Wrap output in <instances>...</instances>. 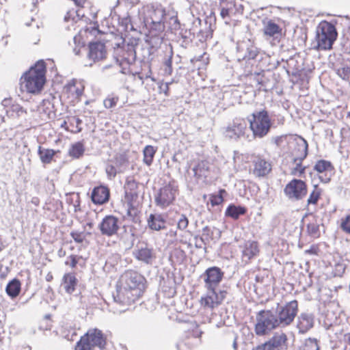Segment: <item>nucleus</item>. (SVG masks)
I'll use <instances>...</instances> for the list:
<instances>
[{"label":"nucleus","mask_w":350,"mask_h":350,"mask_svg":"<svg viewBox=\"0 0 350 350\" xmlns=\"http://www.w3.org/2000/svg\"><path fill=\"white\" fill-rule=\"evenodd\" d=\"M146 279L139 273L130 270L124 272L116 286L113 295V304L120 305L114 312L121 313L128 310L127 306L137 300L145 289Z\"/></svg>","instance_id":"1"},{"label":"nucleus","mask_w":350,"mask_h":350,"mask_svg":"<svg viewBox=\"0 0 350 350\" xmlns=\"http://www.w3.org/2000/svg\"><path fill=\"white\" fill-rule=\"evenodd\" d=\"M45 64L39 61L21 77L20 89L21 92L31 94L40 92L45 83Z\"/></svg>","instance_id":"2"},{"label":"nucleus","mask_w":350,"mask_h":350,"mask_svg":"<svg viewBox=\"0 0 350 350\" xmlns=\"http://www.w3.org/2000/svg\"><path fill=\"white\" fill-rule=\"evenodd\" d=\"M247 120L254 138L262 139L269 133L272 123L267 110L255 111L247 118Z\"/></svg>","instance_id":"3"},{"label":"nucleus","mask_w":350,"mask_h":350,"mask_svg":"<svg viewBox=\"0 0 350 350\" xmlns=\"http://www.w3.org/2000/svg\"><path fill=\"white\" fill-rule=\"evenodd\" d=\"M337 36L336 27L333 24L325 21L321 22L317 28L315 39L317 44L314 49L317 50L331 49Z\"/></svg>","instance_id":"4"},{"label":"nucleus","mask_w":350,"mask_h":350,"mask_svg":"<svg viewBox=\"0 0 350 350\" xmlns=\"http://www.w3.org/2000/svg\"><path fill=\"white\" fill-rule=\"evenodd\" d=\"M256 323L254 331L258 336H265L269 334L273 329L280 327L276 314L274 311L262 310L259 311L256 316Z\"/></svg>","instance_id":"5"},{"label":"nucleus","mask_w":350,"mask_h":350,"mask_svg":"<svg viewBox=\"0 0 350 350\" xmlns=\"http://www.w3.org/2000/svg\"><path fill=\"white\" fill-rule=\"evenodd\" d=\"M105 339L102 332L97 329H90L77 343L75 350H103Z\"/></svg>","instance_id":"6"},{"label":"nucleus","mask_w":350,"mask_h":350,"mask_svg":"<svg viewBox=\"0 0 350 350\" xmlns=\"http://www.w3.org/2000/svg\"><path fill=\"white\" fill-rule=\"evenodd\" d=\"M298 312V303L293 300L286 303L284 306L277 307L274 314L280 327H284L291 324Z\"/></svg>","instance_id":"7"},{"label":"nucleus","mask_w":350,"mask_h":350,"mask_svg":"<svg viewBox=\"0 0 350 350\" xmlns=\"http://www.w3.org/2000/svg\"><path fill=\"white\" fill-rule=\"evenodd\" d=\"M247 130V122L242 118H235L224 131V135L226 137L238 140L241 137H245V132Z\"/></svg>","instance_id":"8"},{"label":"nucleus","mask_w":350,"mask_h":350,"mask_svg":"<svg viewBox=\"0 0 350 350\" xmlns=\"http://www.w3.org/2000/svg\"><path fill=\"white\" fill-rule=\"evenodd\" d=\"M224 272L217 267L208 268L201 275L206 289H216L224 277Z\"/></svg>","instance_id":"9"},{"label":"nucleus","mask_w":350,"mask_h":350,"mask_svg":"<svg viewBox=\"0 0 350 350\" xmlns=\"http://www.w3.org/2000/svg\"><path fill=\"white\" fill-rule=\"evenodd\" d=\"M286 196L292 200H301L307 193L306 183L301 180L293 179L284 188Z\"/></svg>","instance_id":"10"},{"label":"nucleus","mask_w":350,"mask_h":350,"mask_svg":"<svg viewBox=\"0 0 350 350\" xmlns=\"http://www.w3.org/2000/svg\"><path fill=\"white\" fill-rule=\"evenodd\" d=\"M176 189L169 183L161 187L155 196L156 204L161 208L169 206L175 199Z\"/></svg>","instance_id":"11"},{"label":"nucleus","mask_w":350,"mask_h":350,"mask_svg":"<svg viewBox=\"0 0 350 350\" xmlns=\"http://www.w3.org/2000/svg\"><path fill=\"white\" fill-rule=\"evenodd\" d=\"M227 295L226 291H217L216 289H207L206 296L201 298V304L204 307L213 309L219 306Z\"/></svg>","instance_id":"12"},{"label":"nucleus","mask_w":350,"mask_h":350,"mask_svg":"<svg viewBox=\"0 0 350 350\" xmlns=\"http://www.w3.org/2000/svg\"><path fill=\"white\" fill-rule=\"evenodd\" d=\"M98 228L103 235L112 237L116 234L120 229L119 219L113 215H107L99 224Z\"/></svg>","instance_id":"13"},{"label":"nucleus","mask_w":350,"mask_h":350,"mask_svg":"<svg viewBox=\"0 0 350 350\" xmlns=\"http://www.w3.org/2000/svg\"><path fill=\"white\" fill-rule=\"evenodd\" d=\"M220 16L222 18H229L237 13H242L243 6L237 4L236 0H219Z\"/></svg>","instance_id":"14"},{"label":"nucleus","mask_w":350,"mask_h":350,"mask_svg":"<svg viewBox=\"0 0 350 350\" xmlns=\"http://www.w3.org/2000/svg\"><path fill=\"white\" fill-rule=\"evenodd\" d=\"M133 255L138 260L147 265L152 264L156 257L153 249L149 247L146 244L137 245L133 251Z\"/></svg>","instance_id":"15"},{"label":"nucleus","mask_w":350,"mask_h":350,"mask_svg":"<svg viewBox=\"0 0 350 350\" xmlns=\"http://www.w3.org/2000/svg\"><path fill=\"white\" fill-rule=\"evenodd\" d=\"M148 17L153 24H161L166 18L167 14L164 8L161 4H154L148 7Z\"/></svg>","instance_id":"16"},{"label":"nucleus","mask_w":350,"mask_h":350,"mask_svg":"<svg viewBox=\"0 0 350 350\" xmlns=\"http://www.w3.org/2000/svg\"><path fill=\"white\" fill-rule=\"evenodd\" d=\"M314 314L309 312H302L297 317V327L299 333L304 334L314 326Z\"/></svg>","instance_id":"17"},{"label":"nucleus","mask_w":350,"mask_h":350,"mask_svg":"<svg viewBox=\"0 0 350 350\" xmlns=\"http://www.w3.org/2000/svg\"><path fill=\"white\" fill-rule=\"evenodd\" d=\"M308 144L307 141L302 137H299L295 143L292 152L293 161L297 162V160H304L308 155Z\"/></svg>","instance_id":"18"},{"label":"nucleus","mask_w":350,"mask_h":350,"mask_svg":"<svg viewBox=\"0 0 350 350\" xmlns=\"http://www.w3.org/2000/svg\"><path fill=\"white\" fill-rule=\"evenodd\" d=\"M105 55L106 49L103 43L96 42L90 44L88 57L90 59L95 62L104 59Z\"/></svg>","instance_id":"19"},{"label":"nucleus","mask_w":350,"mask_h":350,"mask_svg":"<svg viewBox=\"0 0 350 350\" xmlns=\"http://www.w3.org/2000/svg\"><path fill=\"white\" fill-rule=\"evenodd\" d=\"M254 168L252 173L257 177H262L268 174L271 170V164L261 158H256L253 161Z\"/></svg>","instance_id":"20"},{"label":"nucleus","mask_w":350,"mask_h":350,"mask_svg":"<svg viewBox=\"0 0 350 350\" xmlns=\"http://www.w3.org/2000/svg\"><path fill=\"white\" fill-rule=\"evenodd\" d=\"M92 200L94 204H103L109 198V190L105 186L95 187L91 195Z\"/></svg>","instance_id":"21"},{"label":"nucleus","mask_w":350,"mask_h":350,"mask_svg":"<svg viewBox=\"0 0 350 350\" xmlns=\"http://www.w3.org/2000/svg\"><path fill=\"white\" fill-rule=\"evenodd\" d=\"M286 335L284 333L275 334L265 344L270 347L271 350H283L286 348Z\"/></svg>","instance_id":"22"},{"label":"nucleus","mask_w":350,"mask_h":350,"mask_svg":"<svg viewBox=\"0 0 350 350\" xmlns=\"http://www.w3.org/2000/svg\"><path fill=\"white\" fill-rule=\"evenodd\" d=\"M122 50L124 51L122 56V59L120 62V66H122V64H131L135 61L136 53L135 45L133 44H124Z\"/></svg>","instance_id":"23"},{"label":"nucleus","mask_w":350,"mask_h":350,"mask_svg":"<svg viewBox=\"0 0 350 350\" xmlns=\"http://www.w3.org/2000/svg\"><path fill=\"white\" fill-rule=\"evenodd\" d=\"M192 170L197 179L204 180L209 174L210 164L208 161H201L193 167Z\"/></svg>","instance_id":"24"},{"label":"nucleus","mask_w":350,"mask_h":350,"mask_svg":"<svg viewBox=\"0 0 350 350\" xmlns=\"http://www.w3.org/2000/svg\"><path fill=\"white\" fill-rule=\"evenodd\" d=\"M314 170L319 173H325V177L323 176H319L322 182L327 183L329 181L330 178L327 176V174H331L333 170V167L329 161L325 160L319 161L314 165Z\"/></svg>","instance_id":"25"},{"label":"nucleus","mask_w":350,"mask_h":350,"mask_svg":"<svg viewBox=\"0 0 350 350\" xmlns=\"http://www.w3.org/2000/svg\"><path fill=\"white\" fill-rule=\"evenodd\" d=\"M258 243L254 241H247L245 243L244 248L242 251L243 258L250 260L258 253Z\"/></svg>","instance_id":"26"},{"label":"nucleus","mask_w":350,"mask_h":350,"mask_svg":"<svg viewBox=\"0 0 350 350\" xmlns=\"http://www.w3.org/2000/svg\"><path fill=\"white\" fill-rule=\"evenodd\" d=\"M165 220L161 215L150 214L148 219V225L149 228L154 230H159L165 228Z\"/></svg>","instance_id":"27"},{"label":"nucleus","mask_w":350,"mask_h":350,"mask_svg":"<svg viewBox=\"0 0 350 350\" xmlns=\"http://www.w3.org/2000/svg\"><path fill=\"white\" fill-rule=\"evenodd\" d=\"M77 280L72 273H66L63 277V285L66 292L71 294L75 290Z\"/></svg>","instance_id":"28"},{"label":"nucleus","mask_w":350,"mask_h":350,"mask_svg":"<svg viewBox=\"0 0 350 350\" xmlns=\"http://www.w3.org/2000/svg\"><path fill=\"white\" fill-rule=\"evenodd\" d=\"M337 75L343 80L350 79V61L343 60L338 67L336 68Z\"/></svg>","instance_id":"29"},{"label":"nucleus","mask_w":350,"mask_h":350,"mask_svg":"<svg viewBox=\"0 0 350 350\" xmlns=\"http://www.w3.org/2000/svg\"><path fill=\"white\" fill-rule=\"evenodd\" d=\"M38 153L43 163H50L55 154V151L52 149H46L39 146Z\"/></svg>","instance_id":"30"},{"label":"nucleus","mask_w":350,"mask_h":350,"mask_svg":"<svg viewBox=\"0 0 350 350\" xmlns=\"http://www.w3.org/2000/svg\"><path fill=\"white\" fill-rule=\"evenodd\" d=\"M246 210L244 207L237 206L234 204L228 206L226 211V215L237 219L240 215L245 214Z\"/></svg>","instance_id":"31"},{"label":"nucleus","mask_w":350,"mask_h":350,"mask_svg":"<svg viewBox=\"0 0 350 350\" xmlns=\"http://www.w3.org/2000/svg\"><path fill=\"white\" fill-rule=\"evenodd\" d=\"M6 293L12 297H16L21 291V283L18 280H13L6 286Z\"/></svg>","instance_id":"32"},{"label":"nucleus","mask_w":350,"mask_h":350,"mask_svg":"<svg viewBox=\"0 0 350 350\" xmlns=\"http://www.w3.org/2000/svg\"><path fill=\"white\" fill-rule=\"evenodd\" d=\"M84 151L83 144L81 142H77L71 146L68 150V154L73 158L79 159L83 154Z\"/></svg>","instance_id":"33"},{"label":"nucleus","mask_w":350,"mask_h":350,"mask_svg":"<svg viewBox=\"0 0 350 350\" xmlns=\"http://www.w3.org/2000/svg\"><path fill=\"white\" fill-rule=\"evenodd\" d=\"M280 31V28L279 25L273 22L271 20L267 21V22L265 23L264 27V33L265 35L269 36H273L276 33H279Z\"/></svg>","instance_id":"34"},{"label":"nucleus","mask_w":350,"mask_h":350,"mask_svg":"<svg viewBox=\"0 0 350 350\" xmlns=\"http://www.w3.org/2000/svg\"><path fill=\"white\" fill-rule=\"evenodd\" d=\"M156 152V149L152 146H146L143 151L144 162L147 165H150L152 163L153 158Z\"/></svg>","instance_id":"35"},{"label":"nucleus","mask_w":350,"mask_h":350,"mask_svg":"<svg viewBox=\"0 0 350 350\" xmlns=\"http://www.w3.org/2000/svg\"><path fill=\"white\" fill-rule=\"evenodd\" d=\"M124 217L125 219L135 224L139 221V217L138 215L137 209L131 206L128 208Z\"/></svg>","instance_id":"36"},{"label":"nucleus","mask_w":350,"mask_h":350,"mask_svg":"<svg viewBox=\"0 0 350 350\" xmlns=\"http://www.w3.org/2000/svg\"><path fill=\"white\" fill-rule=\"evenodd\" d=\"M114 162L116 166L120 170L121 172H123L127 167L128 160L126 155L123 154H117Z\"/></svg>","instance_id":"37"},{"label":"nucleus","mask_w":350,"mask_h":350,"mask_svg":"<svg viewBox=\"0 0 350 350\" xmlns=\"http://www.w3.org/2000/svg\"><path fill=\"white\" fill-rule=\"evenodd\" d=\"M137 187L138 183L136 181L134 180H128L125 187L126 195L131 196V198H133L134 196L137 197V193L135 190L137 189Z\"/></svg>","instance_id":"38"},{"label":"nucleus","mask_w":350,"mask_h":350,"mask_svg":"<svg viewBox=\"0 0 350 350\" xmlns=\"http://www.w3.org/2000/svg\"><path fill=\"white\" fill-rule=\"evenodd\" d=\"M321 190L317 186H314L313 191L310 193L308 199V204H316L321 196Z\"/></svg>","instance_id":"39"},{"label":"nucleus","mask_w":350,"mask_h":350,"mask_svg":"<svg viewBox=\"0 0 350 350\" xmlns=\"http://www.w3.org/2000/svg\"><path fill=\"white\" fill-rule=\"evenodd\" d=\"M223 193H226L224 189H220L218 194L212 195L210 201L213 206L219 205L224 201Z\"/></svg>","instance_id":"40"},{"label":"nucleus","mask_w":350,"mask_h":350,"mask_svg":"<svg viewBox=\"0 0 350 350\" xmlns=\"http://www.w3.org/2000/svg\"><path fill=\"white\" fill-rule=\"evenodd\" d=\"M80 16L79 10H69L64 16V21L66 22L72 21L74 23H77L80 19Z\"/></svg>","instance_id":"41"},{"label":"nucleus","mask_w":350,"mask_h":350,"mask_svg":"<svg viewBox=\"0 0 350 350\" xmlns=\"http://www.w3.org/2000/svg\"><path fill=\"white\" fill-rule=\"evenodd\" d=\"M340 228L343 232L350 234V214L345 215L340 219Z\"/></svg>","instance_id":"42"},{"label":"nucleus","mask_w":350,"mask_h":350,"mask_svg":"<svg viewBox=\"0 0 350 350\" xmlns=\"http://www.w3.org/2000/svg\"><path fill=\"white\" fill-rule=\"evenodd\" d=\"M319 347L317 340L314 338H308L306 340L303 350H319Z\"/></svg>","instance_id":"43"},{"label":"nucleus","mask_w":350,"mask_h":350,"mask_svg":"<svg viewBox=\"0 0 350 350\" xmlns=\"http://www.w3.org/2000/svg\"><path fill=\"white\" fill-rule=\"evenodd\" d=\"M118 100L119 98L118 96L109 95L107 98H106L104 100L103 104L105 108L110 109L114 107L116 105Z\"/></svg>","instance_id":"44"},{"label":"nucleus","mask_w":350,"mask_h":350,"mask_svg":"<svg viewBox=\"0 0 350 350\" xmlns=\"http://www.w3.org/2000/svg\"><path fill=\"white\" fill-rule=\"evenodd\" d=\"M170 53V55H169V57L165 59V60L164 62V66H165L164 74L167 75H171V74L172 72V55H173L172 51L171 50Z\"/></svg>","instance_id":"45"},{"label":"nucleus","mask_w":350,"mask_h":350,"mask_svg":"<svg viewBox=\"0 0 350 350\" xmlns=\"http://www.w3.org/2000/svg\"><path fill=\"white\" fill-rule=\"evenodd\" d=\"M106 173L109 178H114L118 173H122L116 165L108 164L105 168Z\"/></svg>","instance_id":"46"},{"label":"nucleus","mask_w":350,"mask_h":350,"mask_svg":"<svg viewBox=\"0 0 350 350\" xmlns=\"http://www.w3.org/2000/svg\"><path fill=\"white\" fill-rule=\"evenodd\" d=\"M309 234L313 237H317L319 234V226L316 223H310L307 226Z\"/></svg>","instance_id":"47"},{"label":"nucleus","mask_w":350,"mask_h":350,"mask_svg":"<svg viewBox=\"0 0 350 350\" xmlns=\"http://www.w3.org/2000/svg\"><path fill=\"white\" fill-rule=\"evenodd\" d=\"M120 23L121 25L124 27V30L126 31H132L134 29L133 25L131 23V18L129 16L121 18Z\"/></svg>","instance_id":"48"},{"label":"nucleus","mask_w":350,"mask_h":350,"mask_svg":"<svg viewBox=\"0 0 350 350\" xmlns=\"http://www.w3.org/2000/svg\"><path fill=\"white\" fill-rule=\"evenodd\" d=\"M212 232L211 229L208 226H205L202 229V233L201 237H200V241L202 243L209 242L211 239Z\"/></svg>","instance_id":"49"},{"label":"nucleus","mask_w":350,"mask_h":350,"mask_svg":"<svg viewBox=\"0 0 350 350\" xmlns=\"http://www.w3.org/2000/svg\"><path fill=\"white\" fill-rule=\"evenodd\" d=\"M303 160H297V162H294L296 165V166L293 168L292 171V174L295 176H301V175L304 173L305 167L301 166V163Z\"/></svg>","instance_id":"50"},{"label":"nucleus","mask_w":350,"mask_h":350,"mask_svg":"<svg viewBox=\"0 0 350 350\" xmlns=\"http://www.w3.org/2000/svg\"><path fill=\"white\" fill-rule=\"evenodd\" d=\"M70 235L74 241L78 243H81L85 238V235L83 232H72Z\"/></svg>","instance_id":"51"},{"label":"nucleus","mask_w":350,"mask_h":350,"mask_svg":"<svg viewBox=\"0 0 350 350\" xmlns=\"http://www.w3.org/2000/svg\"><path fill=\"white\" fill-rule=\"evenodd\" d=\"M188 224L189 221L186 216L184 215H181L178 221V228L183 230L187 228V227L188 226Z\"/></svg>","instance_id":"52"},{"label":"nucleus","mask_w":350,"mask_h":350,"mask_svg":"<svg viewBox=\"0 0 350 350\" xmlns=\"http://www.w3.org/2000/svg\"><path fill=\"white\" fill-rule=\"evenodd\" d=\"M77 256H75V255H70V256L68 257L66 261L65 262V264L66 265H69L72 268H74L76 267L77 262H78V259H77Z\"/></svg>","instance_id":"53"},{"label":"nucleus","mask_w":350,"mask_h":350,"mask_svg":"<svg viewBox=\"0 0 350 350\" xmlns=\"http://www.w3.org/2000/svg\"><path fill=\"white\" fill-rule=\"evenodd\" d=\"M82 123V120L77 117H72L70 120V124L72 125H75L77 128V132H81L82 129L80 127V125Z\"/></svg>","instance_id":"54"},{"label":"nucleus","mask_w":350,"mask_h":350,"mask_svg":"<svg viewBox=\"0 0 350 350\" xmlns=\"http://www.w3.org/2000/svg\"><path fill=\"white\" fill-rule=\"evenodd\" d=\"M68 89L70 92H75L77 97L80 96L83 93V90L81 89L76 88L75 84H70L68 86Z\"/></svg>","instance_id":"55"},{"label":"nucleus","mask_w":350,"mask_h":350,"mask_svg":"<svg viewBox=\"0 0 350 350\" xmlns=\"http://www.w3.org/2000/svg\"><path fill=\"white\" fill-rule=\"evenodd\" d=\"M195 245L197 248H202V245H206L207 242H205V243H202L200 241V238H198V237H195Z\"/></svg>","instance_id":"56"},{"label":"nucleus","mask_w":350,"mask_h":350,"mask_svg":"<svg viewBox=\"0 0 350 350\" xmlns=\"http://www.w3.org/2000/svg\"><path fill=\"white\" fill-rule=\"evenodd\" d=\"M254 350H271L270 347H269L265 344H263L262 345H260L256 348Z\"/></svg>","instance_id":"57"},{"label":"nucleus","mask_w":350,"mask_h":350,"mask_svg":"<svg viewBox=\"0 0 350 350\" xmlns=\"http://www.w3.org/2000/svg\"><path fill=\"white\" fill-rule=\"evenodd\" d=\"M257 55V53L255 50H252L249 53V58L250 59H254Z\"/></svg>","instance_id":"58"},{"label":"nucleus","mask_w":350,"mask_h":350,"mask_svg":"<svg viewBox=\"0 0 350 350\" xmlns=\"http://www.w3.org/2000/svg\"><path fill=\"white\" fill-rule=\"evenodd\" d=\"M344 340L350 345V333H347L344 336Z\"/></svg>","instance_id":"59"},{"label":"nucleus","mask_w":350,"mask_h":350,"mask_svg":"<svg viewBox=\"0 0 350 350\" xmlns=\"http://www.w3.org/2000/svg\"><path fill=\"white\" fill-rule=\"evenodd\" d=\"M122 2H128L131 4H133L134 3V0H118V3H122Z\"/></svg>","instance_id":"60"},{"label":"nucleus","mask_w":350,"mask_h":350,"mask_svg":"<svg viewBox=\"0 0 350 350\" xmlns=\"http://www.w3.org/2000/svg\"><path fill=\"white\" fill-rule=\"evenodd\" d=\"M167 234H169L170 237H175L176 235V232L170 230Z\"/></svg>","instance_id":"61"},{"label":"nucleus","mask_w":350,"mask_h":350,"mask_svg":"<svg viewBox=\"0 0 350 350\" xmlns=\"http://www.w3.org/2000/svg\"><path fill=\"white\" fill-rule=\"evenodd\" d=\"M232 347H233V349H234V350H237V341H236V338L234 339V342H233Z\"/></svg>","instance_id":"62"},{"label":"nucleus","mask_w":350,"mask_h":350,"mask_svg":"<svg viewBox=\"0 0 350 350\" xmlns=\"http://www.w3.org/2000/svg\"><path fill=\"white\" fill-rule=\"evenodd\" d=\"M52 278H53V276L50 274H48L46 278L47 281H50Z\"/></svg>","instance_id":"63"},{"label":"nucleus","mask_w":350,"mask_h":350,"mask_svg":"<svg viewBox=\"0 0 350 350\" xmlns=\"http://www.w3.org/2000/svg\"><path fill=\"white\" fill-rule=\"evenodd\" d=\"M74 52L76 55H79L80 52V49H77V48L74 49Z\"/></svg>","instance_id":"64"}]
</instances>
